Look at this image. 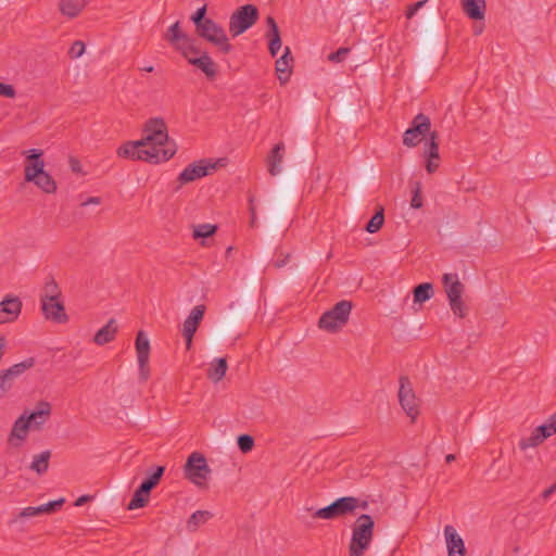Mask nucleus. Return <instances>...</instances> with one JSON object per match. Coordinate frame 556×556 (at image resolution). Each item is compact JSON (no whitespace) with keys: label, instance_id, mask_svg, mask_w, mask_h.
Instances as JSON below:
<instances>
[{"label":"nucleus","instance_id":"nucleus-51","mask_svg":"<svg viewBox=\"0 0 556 556\" xmlns=\"http://www.w3.org/2000/svg\"><path fill=\"white\" fill-rule=\"evenodd\" d=\"M139 366V380L141 382H147L150 378V367L149 359L138 361Z\"/></svg>","mask_w":556,"mask_h":556},{"label":"nucleus","instance_id":"nucleus-11","mask_svg":"<svg viewBox=\"0 0 556 556\" xmlns=\"http://www.w3.org/2000/svg\"><path fill=\"white\" fill-rule=\"evenodd\" d=\"M431 128L430 118L419 113L412 122V126L407 128L403 135V144L408 148L416 147L424 136H426Z\"/></svg>","mask_w":556,"mask_h":556},{"label":"nucleus","instance_id":"nucleus-23","mask_svg":"<svg viewBox=\"0 0 556 556\" xmlns=\"http://www.w3.org/2000/svg\"><path fill=\"white\" fill-rule=\"evenodd\" d=\"M464 12L471 20H483L485 14V0H462Z\"/></svg>","mask_w":556,"mask_h":556},{"label":"nucleus","instance_id":"nucleus-40","mask_svg":"<svg viewBox=\"0 0 556 556\" xmlns=\"http://www.w3.org/2000/svg\"><path fill=\"white\" fill-rule=\"evenodd\" d=\"M148 500H149V493L142 492L141 486H139L136 490L131 501L128 503V509L134 510V509L141 508L146 505Z\"/></svg>","mask_w":556,"mask_h":556},{"label":"nucleus","instance_id":"nucleus-3","mask_svg":"<svg viewBox=\"0 0 556 556\" xmlns=\"http://www.w3.org/2000/svg\"><path fill=\"white\" fill-rule=\"evenodd\" d=\"M117 155L123 159H130L137 161H144L151 164H159L166 162L174 156L173 148L157 151L154 148H149L140 139L138 141H128L117 149Z\"/></svg>","mask_w":556,"mask_h":556},{"label":"nucleus","instance_id":"nucleus-25","mask_svg":"<svg viewBox=\"0 0 556 556\" xmlns=\"http://www.w3.org/2000/svg\"><path fill=\"white\" fill-rule=\"evenodd\" d=\"M190 64L201 70L207 78H214L217 74V66L206 52H203L198 59H190Z\"/></svg>","mask_w":556,"mask_h":556},{"label":"nucleus","instance_id":"nucleus-32","mask_svg":"<svg viewBox=\"0 0 556 556\" xmlns=\"http://www.w3.org/2000/svg\"><path fill=\"white\" fill-rule=\"evenodd\" d=\"M61 296L62 292L58 282L52 278L46 281L40 294V302L46 300L52 301L53 299H59Z\"/></svg>","mask_w":556,"mask_h":556},{"label":"nucleus","instance_id":"nucleus-39","mask_svg":"<svg viewBox=\"0 0 556 556\" xmlns=\"http://www.w3.org/2000/svg\"><path fill=\"white\" fill-rule=\"evenodd\" d=\"M163 473L164 467L157 466L154 472L140 484L141 491L150 493V491L157 484Z\"/></svg>","mask_w":556,"mask_h":556},{"label":"nucleus","instance_id":"nucleus-55","mask_svg":"<svg viewBox=\"0 0 556 556\" xmlns=\"http://www.w3.org/2000/svg\"><path fill=\"white\" fill-rule=\"evenodd\" d=\"M425 3H426V0H422V1H418V2H416L415 4L410 5V7L407 9V11H406V17H407V18H412V17L416 14V12H417L420 8H422V7L425 5Z\"/></svg>","mask_w":556,"mask_h":556},{"label":"nucleus","instance_id":"nucleus-62","mask_svg":"<svg viewBox=\"0 0 556 556\" xmlns=\"http://www.w3.org/2000/svg\"><path fill=\"white\" fill-rule=\"evenodd\" d=\"M251 213H252V224H254V220H255V212H254V208H253V207L251 208Z\"/></svg>","mask_w":556,"mask_h":556},{"label":"nucleus","instance_id":"nucleus-19","mask_svg":"<svg viewBox=\"0 0 556 556\" xmlns=\"http://www.w3.org/2000/svg\"><path fill=\"white\" fill-rule=\"evenodd\" d=\"M286 146L283 142H278L274 146L271 151L266 157L268 173L271 176H277L281 173V164L285 159Z\"/></svg>","mask_w":556,"mask_h":556},{"label":"nucleus","instance_id":"nucleus-28","mask_svg":"<svg viewBox=\"0 0 556 556\" xmlns=\"http://www.w3.org/2000/svg\"><path fill=\"white\" fill-rule=\"evenodd\" d=\"M266 22L269 27V35H270L268 49H269L270 54L273 56H275L278 53V51L280 50L281 45H282L281 38H280V33H279L278 25L273 16H268Z\"/></svg>","mask_w":556,"mask_h":556},{"label":"nucleus","instance_id":"nucleus-42","mask_svg":"<svg viewBox=\"0 0 556 556\" xmlns=\"http://www.w3.org/2000/svg\"><path fill=\"white\" fill-rule=\"evenodd\" d=\"M217 230L216 225L212 224H201L194 227L193 229V238L200 239V238H208L213 236Z\"/></svg>","mask_w":556,"mask_h":556},{"label":"nucleus","instance_id":"nucleus-7","mask_svg":"<svg viewBox=\"0 0 556 556\" xmlns=\"http://www.w3.org/2000/svg\"><path fill=\"white\" fill-rule=\"evenodd\" d=\"M258 10L254 4H244L236 9L228 23V31L236 38L250 29L258 20Z\"/></svg>","mask_w":556,"mask_h":556},{"label":"nucleus","instance_id":"nucleus-48","mask_svg":"<svg viewBox=\"0 0 556 556\" xmlns=\"http://www.w3.org/2000/svg\"><path fill=\"white\" fill-rule=\"evenodd\" d=\"M349 53H350V48L342 47V48H339L337 51L331 52L328 55V60L332 63H340L346 59Z\"/></svg>","mask_w":556,"mask_h":556},{"label":"nucleus","instance_id":"nucleus-1","mask_svg":"<svg viewBox=\"0 0 556 556\" xmlns=\"http://www.w3.org/2000/svg\"><path fill=\"white\" fill-rule=\"evenodd\" d=\"M26 156L24 165V180L33 182L38 189L48 194L55 193L58 186L52 176L45 170L43 151L30 149L23 151Z\"/></svg>","mask_w":556,"mask_h":556},{"label":"nucleus","instance_id":"nucleus-36","mask_svg":"<svg viewBox=\"0 0 556 556\" xmlns=\"http://www.w3.org/2000/svg\"><path fill=\"white\" fill-rule=\"evenodd\" d=\"M433 296V286L430 282L418 285L414 289V301L422 303L430 300Z\"/></svg>","mask_w":556,"mask_h":556},{"label":"nucleus","instance_id":"nucleus-13","mask_svg":"<svg viewBox=\"0 0 556 556\" xmlns=\"http://www.w3.org/2000/svg\"><path fill=\"white\" fill-rule=\"evenodd\" d=\"M399 382V401L402 408L408 417H417L419 415L418 400L414 393L409 378L406 376H401Z\"/></svg>","mask_w":556,"mask_h":556},{"label":"nucleus","instance_id":"nucleus-57","mask_svg":"<svg viewBox=\"0 0 556 556\" xmlns=\"http://www.w3.org/2000/svg\"><path fill=\"white\" fill-rule=\"evenodd\" d=\"M100 203H101V199L99 197H90V198H88L86 201H84L81 203V206H87V205H90V204L98 205Z\"/></svg>","mask_w":556,"mask_h":556},{"label":"nucleus","instance_id":"nucleus-46","mask_svg":"<svg viewBox=\"0 0 556 556\" xmlns=\"http://www.w3.org/2000/svg\"><path fill=\"white\" fill-rule=\"evenodd\" d=\"M206 14V5L199 8L192 15L191 21L193 22L195 29L199 28L201 25L206 23L210 18L205 17Z\"/></svg>","mask_w":556,"mask_h":556},{"label":"nucleus","instance_id":"nucleus-52","mask_svg":"<svg viewBox=\"0 0 556 556\" xmlns=\"http://www.w3.org/2000/svg\"><path fill=\"white\" fill-rule=\"evenodd\" d=\"M64 503V498H59L55 501H50L46 504L39 505L42 514H50L56 508L61 507Z\"/></svg>","mask_w":556,"mask_h":556},{"label":"nucleus","instance_id":"nucleus-37","mask_svg":"<svg viewBox=\"0 0 556 556\" xmlns=\"http://www.w3.org/2000/svg\"><path fill=\"white\" fill-rule=\"evenodd\" d=\"M51 413V404L47 401H39L34 410H24L20 417H43Z\"/></svg>","mask_w":556,"mask_h":556},{"label":"nucleus","instance_id":"nucleus-63","mask_svg":"<svg viewBox=\"0 0 556 556\" xmlns=\"http://www.w3.org/2000/svg\"><path fill=\"white\" fill-rule=\"evenodd\" d=\"M552 417H556V413Z\"/></svg>","mask_w":556,"mask_h":556},{"label":"nucleus","instance_id":"nucleus-17","mask_svg":"<svg viewBox=\"0 0 556 556\" xmlns=\"http://www.w3.org/2000/svg\"><path fill=\"white\" fill-rule=\"evenodd\" d=\"M40 304L42 314L47 320L55 324H65L68 321V316L61 298L53 299L52 301H41Z\"/></svg>","mask_w":556,"mask_h":556},{"label":"nucleus","instance_id":"nucleus-33","mask_svg":"<svg viewBox=\"0 0 556 556\" xmlns=\"http://www.w3.org/2000/svg\"><path fill=\"white\" fill-rule=\"evenodd\" d=\"M39 515H42L40 506H28L23 508L18 514H16L12 519V525H23L26 520L35 518Z\"/></svg>","mask_w":556,"mask_h":556},{"label":"nucleus","instance_id":"nucleus-44","mask_svg":"<svg viewBox=\"0 0 556 556\" xmlns=\"http://www.w3.org/2000/svg\"><path fill=\"white\" fill-rule=\"evenodd\" d=\"M14 380L4 371H0V399L3 397L13 387Z\"/></svg>","mask_w":556,"mask_h":556},{"label":"nucleus","instance_id":"nucleus-8","mask_svg":"<svg viewBox=\"0 0 556 556\" xmlns=\"http://www.w3.org/2000/svg\"><path fill=\"white\" fill-rule=\"evenodd\" d=\"M352 311V303L350 301H340L331 309L325 312L318 321L320 329L328 332H337L349 320Z\"/></svg>","mask_w":556,"mask_h":556},{"label":"nucleus","instance_id":"nucleus-22","mask_svg":"<svg viewBox=\"0 0 556 556\" xmlns=\"http://www.w3.org/2000/svg\"><path fill=\"white\" fill-rule=\"evenodd\" d=\"M85 7L86 2L83 0H60L58 2L59 12L70 20L78 17Z\"/></svg>","mask_w":556,"mask_h":556},{"label":"nucleus","instance_id":"nucleus-12","mask_svg":"<svg viewBox=\"0 0 556 556\" xmlns=\"http://www.w3.org/2000/svg\"><path fill=\"white\" fill-rule=\"evenodd\" d=\"M216 169V163L211 160H200L189 164L179 175L178 182L180 188L182 185L192 182L197 179L205 177Z\"/></svg>","mask_w":556,"mask_h":556},{"label":"nucleus","instance_id":"nucleus-58","mask_svg":"<svg viewBox=\"0 0 556 556\" xmlns=\"http://www.w3.org/2000/svg\"><path fill=\"white\" fill-rule=\"evenodd\" d=\"M71 168L73 172H79L80 170V163L76 159H71L70 161Z\"/></svg>","mask_w":556,"mask_h":556},{"label":"nucleus","instance_id":"nucleus-59","mask_svg":"<svg viewBox=\"0 0 556 556\" xmlns=\"http://www.w3.org/2000/svg\"><path fill=\"white\" fill-rule=\"evenodd\" d=\"M89 500V496L88 495H81L79 496L76 502H75V506L79 507L81 505H84L87 501Z\"/></svg>","mask_w":556,"mask_h":556},{"label":"nucleus","instance_id":"nucleus-14","mask_svg":"<svg viewBox=\"0 0 556 556\" xmlns=\"http://www.w3.org/2000/svg\"><path fill=\"white\" fill-rule=\"evenodd\" d=\"M37 419H16L9 437V444L18 447L26 440L28 433L40 428Z\"/></svg>","mask_w":556,"mask_h":556},{"label":"nucleus","instance_id":"nucleus-29","mask_svg":"<svg viewBox=\"0 0 556 556\" xmlns=\"http://www.w3.org/2000/svg\"><path fill=\"white\" fill-rule=\"evenodd\" d=\"M135 348L137 353V361L150 358V341L147 333L143 330L138 331Z\"/></svg>","mask_w":556,"mask_h":556},{"label":"nucleus","instance_id":"nucleus-53","mask_svg":"<svg viewBox=\"0 0 556 556\" xmlns=\"http://www.w3.org/2000/svg\"><path fill=\"white\" fill-rule=\"evenodd\" d=\"M16 96V91L12 85L0 83V97L12 99Z\"/></svg>","mask_w":556,"mask_h":556},{"label":"nucleus","instance_id":"nucleus-41","mask_svg":"<svg viewBox=\"0 0 556 556\" xmlns=\"http://www.w3.org/2000/svg\"><path fill=\"white\" fill-rule=\"evenodd\" d=\"M197 330H198V326L194 325L190 319L187 318L184 321L182 337L185 338L186 349L187 350L191 349V346H192V339H193V336L197 332Z\"/></svg>","mask_w":556,"mask_h":556},{"label":"nucleus","instance_id":"nucleus-5","mask_svg":"<svg viewBox=\"0 0 556 556\" xmlns=\"http://www.w3.org/2000/svg\"><path fill=\"white\" fill-rule=\"evenodd\" d=\"M185 478L199 489H204L212 476V469L210 468L205 456L200 452H192L184 466Z\"/></svg>","mask_w":556,"mask_h":556},{"label":"nucleus","instance_id":"nucleus-27","mask_svg":"<svg viewBox=\"0 0 556 556\" xmlns=\"http://www.w3.org/2000/svg\"><path fill=\"white\" fill-rule=\"evenodd\" d=\"M228 365L226 358H215L207 369V378L214 383H218L225 377Z\"/></svg>","mask_w":556,"mask_h":556},{"label":"nucleus","instance_id":"nucleus-24","mask_svg":"<svg viewBox=\"0 0 556 556\" xmlns=\"http://www.w3.org/2000/svg\"><path fill=\"white\" fill-rule=\"evenodd\" d=\"M117 333V326L115 319L111 318L105 326L99 329L94 337L93 342L98 345H104L112 342Z\"/></svg>","mask_w":556,"mask_h":556},{"label":"nucleus","instance_id":"nucleus-18","mask_svg":"<svg viewBox=\"0 0 556 556\" xmlns=\"http://www.w3.org/2000/svg\"><path fill=\"white\" fill-rule=\"evenodd\" d=\"M22 311V302L17 296H9L0 302V325L17 319Z\"/></svg>","mask_w":556,"mask_h":556},{"label":"nucleus","instance_id":"nucleus-47","mask_svg":"<svg viewBox=\"0 0 556 556\" xmlns=\"http://www.w3.org/2000/svg\"><path fill=\"white\" fill-rule=\"evenodd\" d=\"M205 313V306L204 305H197L192 308L189 316L187 317L190 319L194 325L199 327L201 320L203 319Z\"/></svg>","mask_w":556,"mask_h":556},{"label":"nucleus","instance_id":"nucleus-45","mask_svg":"<svg viewBox=\"0 0 556 556\" xmlns=\"http://www.w3.org/2000/svg\"><path fill=\"white\" fill-rule=\"evenodd\" d=\"M237 443H238V447L240 448V451L242 453L250 452L253 448V446H254V440L249 434H241V435H239Z\"/></svg>","mask_w":556,"mask_h":556},{"label":"nucleus","instance_id":"nucleus-16","mask_svg":"<svg viewBox=\"0 0 556 556\" xmlns=\"http://www.w3.org/2000/svg\"><path fill=\"white\" fill-rule=\"evenodd\" d=\"M438 132H430L429 140L424 146V157L426 160L425 166L429 174H433L440 167V154L438 143Z\"/></svg>","mask_w":556,"mask_h":556},{"label":"nucleus","instance_id":"nucleus-56","mask_svg":"<svg viewBox=\"0 0 556 556\" xmlns=\"http://www.w3.org/2000/svg\"><path fill=\"white\" fill-rule=\"evenodd\" d=\"M556 492V482L541 493V498L547 501Z\"/></svg>","mask_w":556,"mask_h":556},{"label":"nucleus","instance_id":"nucleus-26","mask_svg":"<svg viewBox=\"0 0 556 556\" xmlns=\"http://www.w3.org/2000/svg\"><path fill=\"white\" fill-rule=\"evenodd\" d=\"M165 40H167L176 50L182 43L187 42L190 38L186 33L180 29V23L177 21L174 23L166 31L164 36Z\"/></svg>","mask_w":556,"mask_h":556},{"label":"nucleus","instance_id":"nucleus-15","mask_svg":"<svg viewBox=\"0 0 556 556\" xmlns=\"http://www.w3.org/2000/svg\"><path fill=\"white\" fill-rule=\"evenodd\" d=\"M443 536L446 546L447 556H465V541L452 525H446L443 529Z\"/></svg>","mask_w":556,"mask_h":556},{"label":"nucleus","instance_id":"nucleus-21","mask_svg":"<svg viewBox=\"0 0 556 556\" xmlns=\"http://www.w3.org/2000/svg\"><path fill=\"white\" fill-rule=\"evenodd\" d=\"M336 501H337V505L339 507L338 508L339 517H343L349 514H353L358 509L364 510L367 507L366 502L361 501L354 496H343Z\"/></svg>","mask_w":556,"mask_h":556},{"label":"nucleus","instance_id":"nucleus-2","mask_svg":"<svg viewBox=\"0 0 556 556\" xmlns=\"http://www.w3.org/2000/svg\"><path fill=\"white\" fill-rule=\"evenodd\" d=\"M349 554L363 556L371 546L375 521L370 515H359L350 526Z\"/></svg>","mask_w":556,"mask_h":556},{"label":"nucleus","instance_id":"nucleus-20","mask_svg":"<svg viewBox=\"0 0 556 556\" xmlns=\"http://www.w3.org/2000/svg\"><path fill=\"white\" fill-rule=\"evenodd\" d=\"M293 58L289 47L285 48L283 54L276 61V73L280 84H286L290 79L292 72Z\"/></svg>","mask_w":556,"mask_h":556},{"label":"nucleus","instance_id":"nucleus-38","mask_svg":"<svg viewBox=\"0 0 556 556\" xmlns=\"http://www.w3.org/2000/svg\"><path fill=\"white\" fill-rule=\"evenodd\" d=\"M338 508L339 507L337 505V501H334L330 505L317 509L314 513V517L319 518V519H325V520H331L334 518H339Z\"/></svg>","mask_w":556,"mask_h":556},{"label":"nucleus","instance_id":"nucleus-54","mask_svg":"<svg viewBox=\"0 0 556 556\" xmlns=\"http://www.w3.org/2000/svg\"><path fill=\"white\" fill-rule=\"evenodd\" d=\"M410 205L414 208H420L422 206V198H421V194H420V187H419V185L417 186V188L414 191V194H413V198H412V201H410Z\"/></svg>","mask_w":556,"mask_h":556},{"label":"nucleus","instance_id":"nucleus-50","mask_svg":"<svg viewBox=\"0 0 556 556\" xmlns=\"http://www.w3.org/2000/svg\"><path fill=\"white\" fill-rule=\"evenodd\" d=\"M85 52V43L80 40H76L72 43L68 54L72 59L81 56Z\"/></svg>","mask_w":556,"mask_h":556},{"label":"nucleus","instance_id":"nucleus-9","mask_svg":"<svg viewBox=\"0 0 556 556\" xmlns=\"http://www.w3.org/2000/svg\"><path fill=\"white\" fill-rule=\"evenodd\" d=\"M442 282L452 312L463 318L466 316V307L462 300V295L465 291V286L459 281L457 274H444Z\"/></svg>","mask_w":556,"mask_h":556},{"label":"nucleus","instance_id":"nucleus-30","mask_svg":"<svg viewBox=\"0 0 556 556\" xmlns=\"http://www.w3.org/2000/svg\"><path fill=\"white\" fill-rule=\"evenodd\" d=\"M211 518L212 513L208 510L194 511L187 521L188 531H197L201 526L205 525Z\"/></svg>","mask_w":556,"mask_h":556},{"label":"nucleus","instance_id":"nucleus-6","mask_svg":"<svg viewBox=\"0 0 556 556\" xmlns=\"http://www.w3.org/2000/svg\"><path fill=\"white\" fill-rule=\"evenodd\" d=\"M195 31L200 38L212 43L219 53L228 54L233 49L226 30L212 18L197 28Z\"/></svg>","mask_w":556,"mask_h":556},{"label":"nucleus","instance_id":"nucleus-35","mask_svg":"<svg viewBox=\"0 0 556 556\" xmlns=\"http://www.w3.org/2000/svg\"><path fill=\"white\" fill-rule=\"evenodd\" d=\"M178 51L190 63V59H198L203 52L194 45V40L189 38L187 42L178 47Z\"/></svg>","mask_w":556,"mask_h":556},{"label":"nucleus","instance_id":"nucleus-10","mask_svg":"<svg viewBox=\"0 0 556 556\" xmlns=\"http://www.w3.org/2000/svg\"><path fill=\"white\" fill-rule=\"evenodd\" d=\"M555 433L556 419H549L547 422L532 429L530 433L523 434L519 441V448L527 457H531L530 452Z\"/></svg>","mask_w":556,"mask_h":556},{"label":"nucleus","instance_id":"nucleus-34","mask_svg":"<svg viewBox=\"0 0 556 556\" xmlns=\"http://www.w3.org/2000/svg\"><path fill=\"white\" fill-rule=\"evenodd\" d=\"M35 366V358L28 357L25 361L14 364L10 368L5 369L4 371L13 379L15 380L17 377H20L22 374H24L26 370L33 368Z\"/></svg>","mask_w":556,"mask_h":556},{"label":"nucleus","instance_id":"nucleus-31","mask_svg":"<svg viewBox=\"0 0 556 556\" xmlns=\"http://www.w3.org/2000/svg\"><path fill=\"white\" fill-rule=\"evenodd\" d=\"M50 456H51V454L49 451H43V452H40L39 454H36L33 457V460L30 464V469L33 471L37 472L38 475L46 472L49 467Z\"/></svg>","mask_w":556,"mask_h":556},{"label":"nucleus","instance_id":"nucleus-43","mask_svg":"<svg viewBox=\"0 0 556 556\" xmlns=\"http://www.w3.org/2000/svg\"><path fill=\"white\" fill-rule=\"evenodd\" d=\"M383 222V208H380V211H378L368 222L366 230L370 233H375L382 227Z\"/></svg>","mask_w":556,"mask_h":556},{"label":"nucleus","instance_id":"nucleus-61","mask_svg":"<svg viewBox=\"0 0 556 556\" xmlns=\"http://www.w3.org/2000/svg\"><path fill=\"white\" fill-rule=\"evenodd\" d=\"M445 459H446L447 463H451V462H453L455 459V455L448 454V455H446Z\"/></svg>","mask_w":556,"mask_h":556},{"label":"nucleus","instance_id":"nucleus-4","mask_svg":"<svg viewBox=\"0 0 556 556\" xmlns=\"http://www.w3.org/2000/svg\"><path fill=\"white\" fill-rule=\"evenodd\" d=\"M149 148L157 151H164L173 148L174 154L177 151L176 143L169 141L167 126L163 118L149 119L143 128V137L141 139Z\"/></svg>","mask_w":556,"mask_h":556},{"label":"nucleus","instance_id":"nucleus-49","mask_svg":"<svg viewBox=\"0 0 556 556\" xmlns=\"http://www.w3.org/2000/svg\"><path fill=\"white\" fill-rule=\"evenodd\" d=\"M291 258L290 252H285L280 249L276 251V260L274 261V266L276 268H281L288 264Z\"/></svg>","mask_w":556,"mask_h":556},{"label":"nucleus","instance_id":"nucleus-60","mask_svg":"<svg viewBox=\"0 0 556 556\" xmlns=\"http://www.w3.org/2000/svg\"><path fill=\"white\" fill-rule=\"evenodd\" d=\"M140 70L144 71V72H148V73H151V72H153L154 68H153L152 65H149V66L141 67Z\"/></svg>","mask_w":556,"mask_h":556}]
</instances>
